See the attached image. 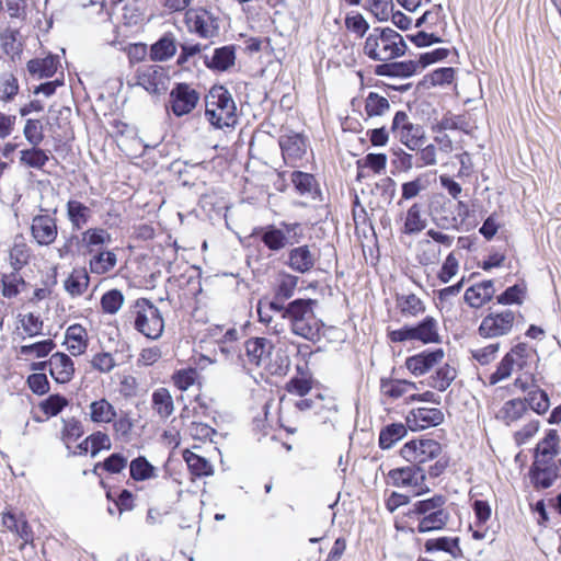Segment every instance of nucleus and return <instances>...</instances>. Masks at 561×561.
<instances>
[{
	"instance_id": "393cba45",
	"label": "nucleus",
	"mask_w": 561,
	"mask_h": 561,
	"mask_svg": "<svg viewBox=\"0 0 561 561\" xmlns=\"http://www.w3.org/2000/svg\"><path fill=\"white\" fill-rule=\"evenodd\" d=\"M423 547L426 553L443 551L451 556L454 559L461 558L463 554L462 549L460 548L459 537L442 536L437 538H431L424 542Z\"/></svg>"
},
{
	"instance_id": "5fc2aeb1",
	"label": "nucleus",
	"mask_w": 561,
	"mask_h": 561,
	"mask_svg": "<svg viewBox=\"0 0 561 561\" xmlns=\"http://www.w3.org/2000/svg\"><path fill=\"white\" fill-rule=\"evenodd\" d=\"M422 207L420 204L414 203L407 211L402 232L405 234H415L421 232L426 227V219L421 216Z\"/></svg>"
},
{
	"instance_id": "864d4df0",
	"label": "nucleus",
	"mask_w": 561,
	"mask_h": 561,
	"mask_svg": "<svg viewBox=\"0 0 561 561\" xmlns=\"http://www.w3.org/2000/svg\"><path fill=\"white\" fill-rule=\"evenodd\" d=\"M410 150L419 151L415 158V168H422L425 165H433L436 163V147L430 142L427 146L421 148L424 142H403Z\"/></svg>"
},
{
	"instance_id": "72a5a7b5",
	"label": "nucleus",
	"mask_w": 561,
	"mask_h": 561,
	"mask_svg": "<svg viewBox=\"0 0 561 561\" xmlns=\"http://www.w3.org/2000/svg\"><path fill=\"white\" fill-rule=\"evenodd\" d=\"M407 423H390L385 425L379 433L378 446L382 450L392 448L399 440L408 434Z\"/></svg>"
},
{
	"instance_id": "6ab92c4d",
	"label": "nucleus",
	"mask_w": 561,
	"mask_h": 561,
	"mask_svg": "<svg viewBox=\"0 0 561 561\" xmlns=\"http://www.w3.org/2000/svg\"><path fill=\"white\" fill-rule=\"evenodd\" d=\"M49 375L59 385L69 383L76 374L75 363L64 352H56L48 359Z\"/></svg>"
},
{
	"instance_id": "b1692460",
	"label": "nucleus",
	"mask_w": 561,
	"mask_h": 561,
	"mask_svg": "<svg viewBox=\"0 0 561 561\" xmlns=\"http://www.w3.org/2000/svg\"><path fill=\"white\" fill-rule=\"evenodd\" d=\"M0 48L10 59L15 60L23 51L21 32L10 25L0 31Z\"/></svg>"
},
{
	"instance_id": "2f4dec72",
	"label": "nucleus",
	"mask_w": 561,
	"mask_h": 561,
	"mask_svg": "<svg viewBox=\"0 0 561 561\" xmlns=\"http://www.w3.org/2000/svg\"><path fill=\"white\" fill-rule=\"evenodd\" d=\"M236 62V46L234 45H226L222 47H218L214 50L213 57L210 59H205V65L207 68L215 71H227Z\"/></svg>"
},
{
	"instance_id": "bb28decb",
	"label": "nucleus",
	"mask_w": 561,
	"mask_h": 561,
	"mask_svg": "<svg viewBox=\"0 0 561 561\" xmlns=\"http://www.w3.org/2000/svg\"><path fill=\"white\" fill-rule=\"evenodd\" d=\"M151 409L160 420H168L174 412V401L170 390L160 387L153 390L151 394Z\"/></svg>"
},
{
	"instance_id": "f3484780",
	"label": "nucleus",
	"mask_w": 561,
	"mask_h": 561,
	"mask_svg": "<svg viewBox=\"0 0 561 561\" xmlns=\"http://www.w3.org/2000/svg\"><path fill=\"white\" fill-rule=\"evenodd\" d=\"M1 524L10 533L21 539L20 549L26 545H33L34 531L23 513L16 515L8 510L1 513Z\"/></svg>"
},
{
	"instance_id": "5701e85b",
	"label": "nucleus",
	"mask_w": 561,
	"mask_h": 561,
	"mask_svg": "<svg viewBox=\"0 0 561 561\" xmlns=\"http://www.w3.org/2000/svg\"><path fill=\"white\" fill-rule=\"evenodd\" d=\"M417 27L424 26V30L444 36L447 27L446 15L440 4L433 5L430 10L425 11L420 19H417Z\"/></svg>"
},
{
	"instance_id": "9b49d317",
	"label": "nucleus",
	"mask_w": 561,
	"mask_h": 561,
	"mask_svg": "<svg viewBox=\"0 0 561 561\" xmlns=\"http://www.w3.org/2000/svg\"><path fill=\"white\" fill-rule=\"evenodd\" d=\"M389 483L396 488L415 486L419 490L415 495H422L430 492V488L424 485L426 471L422 466L409 465L391 469L388 474Z\"/></svg>"
},
{
	"instance_id": "774afa93",
	"label": "nucleus",
	"mask_w": 561,
	"mask_h": 561,
	"mask_svg": "<svg viewBox=\"0 0 561 561\" xmlns=\"http://www.w3.org/2000/svg\"><path fill=\"white\" fill-rule=\"evenodd\" d=\"M20 323L24 333V337H35L41 335L43 332V320L39 316L33 312L22 314L20 318Z\"/></svg>"
},
{
	"instance_id": "2eb2a0df",
	"label": "nucleus",
	"mask_w": 561,
	"mask_h": 561,
	"mask_svg": "<svg viewBox=\"0 0 561 561\" xmlns=\"http://www.w3.org/2000/svg\"><path fill=\"white\" fill-rule=\"evenodd\" d=\"M445 356L442 347L426 348L405 358L407 369L415 377L424 376L438 365Z\"/></svg>"
},
{
	"instance_id": "e2e57ef3",
	"label": "nucleus",
	"mask_w": 561,
	"mask_h": 561,
	"mask_svg": "<svg viewBox=\"0 0 561 561\" xmlns=\"http://www.w3.org/2000/svg\"><path fill=\"white\" fill-rule=\"evenodd\" d=\"M114 436L121 439H128L134 428V421L127 412H117V416L110 422Z\"/></svg>"
},
{
	"instance_id": "dca6fc26",
	"label": "nucleus",
	"mask_w": 561,
	"mask_h": 561,
	"mask_svg": "<svg viewBox=\"0 0 561 561\" xmlns=\"http://www.w3.org/2000/svg\"><path fill=\"white\" fill-rule=\"evenodd\" d=\"M31 236L38 245H50L58 237L57 219L48 214L36 215L32 219Z\"/></svg>"
},
{
	"instance_id": "f03ea898",
	"label": "nucleus",
	"mask_w": 561,
	"mask_h": 561,
	"mask_svg": "<svg viewBox=\"0 0 561 561\" xmlns=\"http://www.w3.org/2000/svg\"><path fill=\"white\" fill-rule=\"evenodd\" d=\"M446 502L447 497L445 495L435 494L432 497L413 503L405 516L410 519L416 518L417 526L410 530L426 534L445 529L450 519L449 512L444 508Z\"/></svg>"
},
{
	"instance_id": "052dcab7",
	"label": "nucleus",
	"mask_w": 561,
	"mask_h": 561,
	"mask_svg": "<svg viewBox=\"0 0 561 561\" xmlns=\"http://www.w3.org/2000/svg\"><path fill=\"white\" fill-rule=\"evenodd\" d=\"M69 401L66 397L54 393L39 402L38 408L46 417L57 416L67 405Z\"/></svg>"
},
{
	"instance_id": "13d9d810",
	"label": "nucleus",
	"mask_w": 561,
	"mask_h": 561,
	"mask_svg": "<svg viewBox=\"0 0 561 561\" xmlns=\"http://www.w3.org/2000/svg\"><path fill=\"white\" fill-rule=\"evenodd\" d=\"M56 347V343L51 339L38 341L32 344L22 345L19 354L25 357L43 358L49 355Z\"/></svg>"
},
{
	"instance_id": "4468645a",
	"label": "nucleus",
	"mask_w": 561,
	"mask_h": 561,
	"mask_svg": "<svg viewBox=\"0 0 561 561\" xmlns=\"http://www.w3.org/2000/svg\"><path fill=\"white\" fill-rule=\"evenodd\" d=\"M274 350V344L266 337H250L244 342L243 363L250 369L266 367V363Z\"/></svg>"
},
{
	"instance_id": "09e8293b",
	"label": "nucleus",
	"mask_w": 561,
	"mask_h": 561,
	"mask_svg": "<svg viewBox=\"0 0 561 561\" xmlns=\"http://www.w3.org/2000/svg\"><path fill=\"white\" fill-rule=\"evenodd\" d=\"M125 295L118 288L106 290L100 298V309L103 314L114 316L123 307Z\"/></svg>"
},
{
	"instance_id": "a211bd4d",
	"label": "nucleus",
	"mask_w": 561,
	"mask_h": 561,
	"mask_svg": "<svg viewBox=\"0 0 561 561\" xmlns=\"http://www.w3.org/2000/svg\"><path fill=\"white\" fill-rule=\"evenodd\" d=\"M444 413L437 408L412 409L405 416L407 426L412 432L438 426L444 422Z\"/></svg>"
},
{
	"instance_id": "f8f14e48",
	"label": "nucleus",
	"mask_w": 561,
	"mask_h": 561,
	"mask_svg": "<svg viewBox=\"0 0 561 561\" xmlns=\"http://www.w3.org/2000/svg\"><path fill=\"white\" fill-rule=\"evenodd\" d=\"M170 77L168 70L159 65H144L137 68L134 85H139L151 94L167 89Z\"/></svg>"
},
{
	"instance_id": "c9c22d12",
	"label": "nucleus",
	"mask_w": 561,
	"mask_h": 561,
	"mask_svg": "<svg viewBox=\"0 0 561 561\" xmlns=\"http://www.w3.org/2000/svg\"><path fill=\"white\" fill-rule=\"evenodd\" d=\"M182 456L192 476V481L209 477L214 473L213 466L206 458L191 451L190 449H185Z\"/></svg>"
},
{
	"instance_id": "de8ad7c7",
	"label": "nucleus",
	"mask_w": 561,
	"mask_h": 561,
	"mask_svg": "<svg viewBox=\"0 0 561 561\" xmlns=\"http://www.w3.org/2000/svg\"><path fill=\"white\" fill-rule=\"evenodd\" d=\"M83 434L84 426L79 419L71 416L62 420L60 439L67 448H70L73 443L83 436Z\"/></svg>"
},
{
	"instance_id": "e433bc0d",
	"label": "nucleus",
	"mask_w": 561,
	"mask_h": 561,
	"mask_svg": "<svg viewBox=\"0 0 561 561\" xmlns=\"http://www.w3.org/2000/svg\"><path fill=\"white\" fill-rule=\"evenodd\" d=\"M67 217L73 230H80L91 218V209L80 201L69 199L66 205Z\"/></svg>"
},
{
	"instance_id": "7ed1b4c3",
	"label": "nucleus",
	"mask_w": 561,
	"mask_h": 561,
	"mask_svg": "<svg viewBox=\"0 0 561 561\" xmlns=\"http://www.w3.org/2000/svg\"><path fill=\"white\" fill-rule=\"evenodd\" d=\"M264 299V305L268 310L273 311H282L283 318L288 319L291 324V331L294 334L299 335L308 341L313 342L316 337V317L313 314V300L308 299H296L288 304V306H284V302L276 299V295L274 294V299L271 301H266Z\"/></svg>"
},
{
	"instance_id": "aec40b11",
	"label": "nucleus",
	"mask_w": 561,
	"mask_h": 561,
	"mask_svg": "<svg viewBox=\"0 0 561 561\" xmlns=\"http://www.w3.org/2000/svg\"><path fill=\"white\" fill-rule=\"evenodd\" d=\"M391 130L399 140H423L424 130L420 124L411 121L404 111H398L392 119Z\"/></svg>"
},
{
	"instance_id": "c03bdc74",
	"label": "nucleus",
	"mask_w": 561,
	"mask_h": 561,
	"mask_svg": "<svg viewBox=\"0 0 561 561\" xmlns=\"http://www.w3.org/2000/svg\"><path fill=\"white\" fill-rule=\"evenodd\" d=\"M129 477L135 482H142L157 477V469L145 456L134 458L129 465Z\"/></svg>"
},
{
	"instance_id": "6e6d98bb",
	"label": "nucleus",
	"mask_w": 561,
	"mask_h": 561,
	"mask_svg": "<svg viewBox=\"0 0 561 561\" xmlns=\"http://www.w3.org/2000/svg\"><path fill=\"white\" fill-rule=\"evenodd\" d=\"M199 378V373L195 367L181 368L171 375L172 385L180 391H186L194 386Z\"/></svg>"
},
{
	"instance_id": "3c124183",
	"label": "nucleus",
	"mask_w": 561,
	"mask_h": 561,
	"mask_svg": "<svg viewBox=\"0 0 561 561\" xmlns=\"http://www.w3.org/2000/svg\"><path fill=\"white\" fill-rule=\"evenodd\" d=\"M128 466V458L122 453H113L106 457L103 461H99L93 467V473L98 474L99 470L102 469L108 474H119Z\"/></svg>"
},
{
	"instance_id": "69168bd1",
	"label": "nucleus",
	"mask_w": 561,
	"mask_h": 561,
	"mask_svg": "<svg viewBox=\"0 0 561 561\" xmlns=\"http://www.w3.org/2000/svg\"><path fill=\"white\" fill-rule=\"evenodd\" d=\"M48 151L33 147L21 151V163L26 167L41 169L49 160Z\"/></svg>"
},
{
	"instance_id": "49530a36",
	"label": "nucleus",
	"mask_w": 561,
	"mask_h": 561,
	"mask_svg": "<svg viewBox=\"0 0 561 561\" xmlns=\"http://www.w3.org/2000/svg\"><path fill=\"white\" fill-rule=\"evenodd\" d=\"M81 236L82 245L89 254L100 251L111 240L110 233L103 228H89Z\"/></svg>"
},
{
	"instance_id": "680f3d73",
	"label": "nucleus",
	"mask_w": 561,
	"mask_h": 561,
	"mask_svg": "<svg viewBox=\"0 0 561 561\" xmlns=\"http://www.w3.org/2000/svg\"><path fill=\"white\" fill-rule=\"evenodd\" d=\"M289 265L298 272H306L313 265V259L307 247H299L290 251Z\"/></svg>"
},
{
	"instance_id": "cd10ccee",
	"label": "nucleus",
	"mask_w": 561,
	"mask_h": 561,
	"mask_svg": "<svg viewBox=\"0 0 561 561\" xmlns=\"http://www.w3.org/2000/svg\"><path fill=\"white\" fill-rule=\"evenodd\" d=\"M90 275L85 267H73L64 280L66 293L72 297L82 296L89 288Z\"/></svg>"
},
{
	"instance_id": "9d476101",
	"label": "nucleus",
	"mask_w": 561,
	"mask_h": 561,
	"mask_svg": "<svg viewBox=\"0 0 561 561\" xmlns=\"http://www.w3.org/2000/svg\"><path fill=\"white\" fill-rule=\"evenodd\" d=\"M201 95L190 83L179 82L170 92L167 106L174 116L182 117L192 113L199 103Z\"/></svg>"
},
{
	"instance_id": "0eeeda50",
	"label": "nucleus",
	"mask_w": 561,
	"mask_h": 561,
	"mask_svg": "<svg viewBox=\"0 0 561 561\" xmlns=\"http://www.w3.org/2000/svg\"><path fill=\"white\" fill-rule=\"evenodd\" d=\"M183 22L188 33L203 39L217 37L220 32V18L205 7L188 8L184 12Z\"/></svg>"
},
{
	"instance_id": "a878e982",
	"label": "nucleus",
	"mask_w": 561,
	"mask_h": 561,
	"mask_svg": "<svg viewBox=\"0 0 561 561\" xmlns=\"http://www.w3.org/2000/svg\"><path fill=\"white\" fill-rule=\"evenodd\" d=\"M127 145H137L138 149H142V157L140 161H136L135 164L149 170L154 168L161 158L168 156L164 142H156L149 145L147 142H126Z\"/></svg>"
},
{
	"instance_id": "c85d7f7f",
	"label": "nucleus",
	"mask_w": 561,
	"mask_h": 561,
	"mask_svg": "<svg viewBox=\"0 0 561 561\" xmlns=\"http://www.w3.org/2000/svg\"><path fill=\"white\" fill-rule=\"evenodd\" d=\"M88 264L91 274L102 276L111 273L115 268L117 256L113 251L100 250L90 254Z\"/></svg>"
},
{
	"instance_id": "bf43d9fd",
	"label": "nucleus",
	"mask_w": 561,
	"mask_h": 561,
	"mask_svg": "<svg viewBox=\"0 0 561 561\" xmlns=\"http://www.w3.org/2000/svg\"><path fill=\"white\" fill-rule=\"evenodd\" d=\"M527 293L525 282L516 283L507 287L502 294L496 297V302L500 305H522Z\"/></svg>"
},
{
	"instance_id": "1a4fd4ad",
	"label": "nucleus",
	"mask_w": 561,
	"mask_h": 561,
	"mask_svg": "<svg viewBox=\"0 0 561 561\" xmlns=\"http://www.w3.org/2000/svg\"><path fill=\"white\" fill-rule=\"evenodd\" d=\"M561 459H543L534 457L528 470V477L535 490L551 488L557 479L561 477Z\"/></svg>"
},
{
	"instance_id": "4c0bfd02",
	"label": "nucleus",
	"mask_w": 561,
	"mask_h": 561,
	"mask_svg": "<svg viewBox=\"0 0 561 561\" xmlns=\"http://www.w3.org/2000/svg\"><path fill=\"white\" fill-rule=\"evenodd\" d=\"M20 272L12 270L10 273L0 274V291L4 298L12 299L18 297L22 287L25 286L26 282Z\"/></svg>"
},
{
	"instance_id": "c756f323",
	"label": "nucleus",
	"mask_w": 561,
	"mask_h": 561,
	"mask_svg": "<svg viewBox=\"0 0 561 561\" xmlns=\"http://www.w3.org/2000/svg\"><path fill=\"white\" fill-rule=\"evenodd\" d=\"M530 380L534 389L528 391L524 401H526L527 410L530 409L538 415H543L550 408L549 394L537 385V379L534 374H530Z\"/></svg>"
},
{
	"instance_id": "338daca9",
	"label": "nucleus",
	"mask_w": 561,
	"mask_h": 561,
	"mask_svg": "<svg viewBox=\"0 0 561 561\" xmlns=\"http://www.w3.org/2000/svg\"><path fill=\"white\" fill-rule=\"evenodd\" d=\"M344 25L350 33L359 38H362L369 30V24L363 14L355 11L346 14L344 19Z\"/></svg>"
},
{
	"instance_id": "f704fd0d",
	"label": "nucleus",
	"mask_w": 561,
	"mask_h": 561,
	"mask_svg": "<svg viewBox=\"0 0 561 561\" xmlns=\"http://www.w3.org/2000/svg\"><path fill=\"white\" fill-rule=\"evenodd\" d=\"M59 59L57 56L48 55L44 58H34L27 61L26 68L31 76L37 78H50L58 69Z\"/></svg>"
},
{
	"instance_id": "4d7b16f0",
	"label": "nucleus",
	"mask_w": 561,
	"mask_h": 561,
	"mask_svg": "<svg viewBox=\"0 0 561 561\" xmlns=\"http://www.w3.org/2000/svg\"><path fill=\"white\" fill-rule=\"evenodd\" d=\"M389 110L390 103L386 96L369 92L365 98V113L368 117L382 116Z\"/></svg>"
},
{
	"instance_id": "f257e3e1",
	"label": "nucleus",
	"mask_w": 561,
	"mask_h": 561,
	"mask_svg": "<svg viewBox=\"0 0 561 561\" xmlns=\"http://www.w3.org/2000/svg\"><path fill=\"white\" fill-rule=\"evenodd\" d=\"M124 325L131 327L137 333L148 340L157 341L164 332L162 311L150 299L145 297L130 301L122 314Z\"/></svg>"
},
{
	"instance_id": "8fccbe9b",
	"label": "nucleus",
	"mask_w": 561,
	"mask_h": 561,
	"mask_svg": "<svg viewBox=\"0 0 561 561\" xmlns=\"http://www.w3.org/2000/svg\"><path fill=\"white\" fill-rule=\"evenodd\" d=\"M527 412V404L524 399L516 398L506 401L500 410V417L506 425L520 420Z\"/></svg>"
},
{
	"instance_id": "58836bf2",
	"label": "nucleus",
	"mask_w": 561,
	"mask_h": 561,
	"mask_svg": "<svg viewBox=\"0 0 561 561\" xmlns=\"http://www.w3.org/2000/svg\"><path fill=\"white\" fill-rule=\"evenodd\" d=\"M32 249L21 237L9 249V263L12 270L22 271L31 262Z\"/></svg>"
},
{
	"instance_id": "0e129e2a",
	"label": "nucleus",
	"mask_w": 561,
	"mask_h": 561,
	"mask_svg": "<svg viewBox=\"0 0 561 561\" xmlns=\"http://www.w3.org/2000/svg\"><path fill=\"white\" fill-rule=\"evenodd\" d=\"M363 8L377 20L387 21L392 13V0H364Z\"/></svg>"
},
{
	"instance_id": "a18cd8bd",
	"label": "nucleus",
	"mask_w": 561,
	"mask_h": 561,
	"mask_svg": "<svg viewBox=\"0 0 561 561\" xmlns=\"http://www.w3.org/2000/svg\"><path fill=\"white\" fill-rule=\"evenodd\" d=\"M456 70L453 67L437 68L425 75L420 84L426 89L449 85L455 81Z\"/></svg>"
},
{
	"instance_id": "79ce46f5",
	"label": "nucleus",
	"mask_w": 561,
	"mask_h": 561,
	"mask_svg": "<svg viewBox=\"0 0 561 561\" xmlns=\"http://www.w3.org/2000/svg\"><path fill=\"white\" fill-rule=\"evenodd\" d=\"M47 138L50 140H73L75 133L69 121L54 116L47 118Z\"/></svg>"
},
{
	"instance_id": "a19ab883",
	"label": "nucleus",
	"mask_w": 561,
	"mask_h": 561,
	"mask_svg": "<svg viewBox=\"0 0 561 561\" xmlns=\"http://www.w3.org/2000/svg\"><path fill=\"white\" fill-rule=\"evenodd\" d=\"M457 378V370L449 364H444L426 379V385L433 389L444 392Z\"/></svg>"
},
{
	"instance_id": "20e7f679",
	"label": "nucleus",
	"mask_w": 561,
	"mask_h": 561,
	"mask_svg": "<svg viewBox=\"0 0 561 561\" xmlns=\"http://www.w3.org/2000/svg\"><path fill=\"white\" fill-rule=\"evenodd\" d=\"M405 50L403 36L391 27H374L363 45L364 55L381 64L403 56Z\"/></svg>"
},
{
	"instance_id": "473e14b6",
	"label": "nucleus",
	"mask_w": 561,
	"mask_h": 561,
	"mask_svg": "<svg viewBox=\"0 0 561 561\" xmlns=\"http://www.w3.org/2000/svg\"><path fill=\"white\" fill-rule=\"evenodd\" d=\"M176 53V43L173 33L163 34L150 47V59L153 61H165L172 58Z\"/></svg>"
},
{
	"instance_id": "603ef678",
	"label": "nucleus",
	"mask_w": 561,
	"mask_h": 561,
	"mask_svg": "<svg viewBox=\"0 0 561 561\" xmlns=\"http://www.w3.org/2000/svg\"><path fill=\"white\" fill-rule=\"evenodd\" d=\"M20 92L18 77L13 72L0 73V102L11 103Z\"/></svg>"
},
{
	"instance_id": "6e6552de",
	"label": "nucleus",
	"mask_w": 561,
	"mask_h": 561,
	"mask_svg": "<svg viewBox=\"0 0 561 561\" xmlns=\"http://www.w3.org/2000/svg\"><path fill=\"white\" fill-rule=\"evenodd\" d=\"M442 445L433 438L419 437L407 442L400 449V456L410 463L422 466L442 454Z\"/></svg>"
},
{
	"instance_id": "423d86ee",
	"label": "nucleus",
	"mask_w": 561,
	"mask_h": 561,
	"mask_svg": "<svg viewBox=\"0 0 561 561\" xmlns=\"http://www.w3.org/2000/svg\"><path fill=\"white\" fill-rule=\"evenodd\" d=\"M388 339L392 343L419 341L424 345L442 343L438 322L432 316H426L414 324H404L400 329L388 331Z\"/></svg>"
},
{
	"instance_id": "39448f33",
	"label": "nucleus",
	"mask_w": 561,
	"mask_h": 561,
	"mask_svg": "<svg viewBox=\"0 0 561 561\" xmlns=\"http://www.w3.org/2000/svg\"><path fill=\"white\" fill-rule=\"evenodd\" d=\"M205 115L216 128L233 127L238 122L237 106L224 85H214L205 98Z\"/></svg>"
},
{
	"instance_id": "ddd939ff",
	"label": "nucleus",
	"mask_w": 561,
	"mask_h": 561,
	"mask_svg": "<svg viewBox=\"0 0 561 561\" xmlns=\"http://www.w3.org/2000/svg\"><path fill=\"white\" fill-rule=\"evenodd\" d=\"M514 319L515 316L512 310H504L497 313L491 312L482 319L478 333L484 339L506 335L513 329Z\"/></svg>"
},
{
	"instance_id": "37998d69",
	"label": "nucleus",
	"mask_w": 561,
	"mask_h": 561,
	"mask_svg": "<svg viewBox=\"0 0 561 561\" xmlns=\"http://www.w3.org/2000/svg\"><path fill=\"white\" fill-rule=\"evenodd\" d=\"M469 124L466 122L465 116L455 115L447 112L440 121L432 125V131L435 134H445L446 131L460 130L466 134L469 133Z\"/></svg>"
},
{
	"instance_id": "7c9ffc66",
	"label": "nucleus",
	"mask_w": 561,
	"mask_h": 561,
	"mask_svg": "<svg viewBox=\"0 0 561 561\" xmlns=\"http://www.w3.org/2000/svg\"><path fill=\"white\" fill-rule=\"evenodd\" d=\"M117 416L116 408L104 397L89 404V417L93 424H110Z\"/></svg>"
},
{
	"instance_id": "ea45409f",
	"label": "nucleus",
	"mask_w": 561,
	"mask_h": 561,
	"mask_svg": "<svg viewBox=\"0 0 561 561\" xmlns=\"http://www.w3.org/2000/svg\"><path fill=\"white\" fill-rule=\"evenodd\" d=\"M560 454V439L557 430H548L545 437L534 449V457H543V459H556Z\"/></svg>"
},
{
	"instance_id": "4be33fe9",
	"label": "nucleus",
	"mask_w": 561,
	"mask_h": 561,
	"mask_svg": "<svg viewBox=\"0 0 561 561\" xmlns=\"http://www.w3.org/2000/svg\"><path fill=\"white\" fill-rule=\"evenodd\" d=\"M420 62L417 60H404L397 62L379 64L375 67V75L382 77H401L409 78L420 71Z\"/></svg>"
},
{
	"instance_id": "412c9836",
	"label": "nucleus",
	"mask_w": 561,
	"mask_h": 561,
	"mask_svg": "<svg viewBox=\"0 0 561 561\" xmlns=\"http://www.w3.org/2000/svg\"><path fill=\"white\" fill-rule=\"evenodd\" d=\"M65 344L72 356L84 354L89 345L87 329L79 323L69 325L65 333Z\"/></svg>"
}]
</instances>
